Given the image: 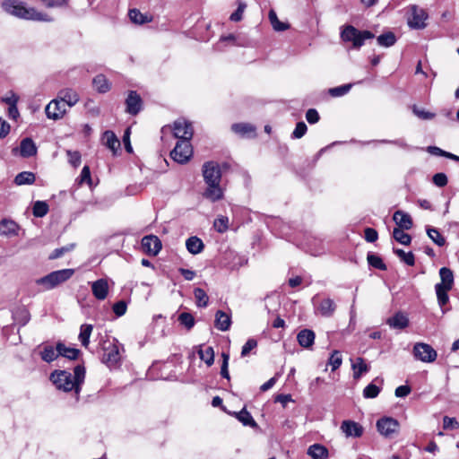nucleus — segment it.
Listing matches in <instances>:
<instances>
[{
    "instance_id": "f257e3e1",
    "label": "nucleus",
    "mask_w": 459,
    "mask_h": 459,
    "mask_svg": "<svg viewBox=\"0 0 459 459\" xmlns=\"http://www.w3.org/2000/svg\"><path fill=\"white\" fill-rule=\"evenodd\" d=\"M85 378V368L78 365L74 369V375L65 370H56L50 375V380L61 391H74L78 395Z\"/></svg>"
},
{
    "instance_id": "f03ea898",
    "label": "nucleus",
    "mask_w": 459,
    "mask_h": 459,
    "mask_svg": "<svg viewBox=\"0 0 459 459\" xmlns=\"http://www.w3.org/2000/svg\"><path fill=\"white\" fill-rule=\"evenodd\" d=\"M2 6L6 13L21 19L39 22L52 21L48 14L40 13L33 7H28L23 2L18 0H4Z\"/></svg>"
},
{
    "instance_id": "7ed1b4c3",
    "label": "nucleus",
    "mask_w": 459,
    "mask_h": 459,
    "mask_svg": "<svg viewBox=\"0 0 459 459\" xmlns=\"http://www.w3.org/2000/svg\"><path fill=\"white\" fill-rule=\"evenodd\" d=\"M439 276L441 281L436 284L435 290L438 305L443 307L449 301L447 292L453 288L454 273L449 268L442 267L439 270Z\"/></svg>"
},
{
    "instance_id": "20e7f679",
    "label": "nucleus",
    "mask_w": 459,
    "mask_h": 459,
    "mask_svg": "<svg viewBox=\"0 0 459 459\" xmlns=\"http://www.w3.org/2000/svg\"><path fill=\"white\" fill-rule=\"evenodd\" d=\"M74 273V269L57 270L37 279L35 282L37 285L42 286L44 290H49L68 281Z\"/></svg>"
},
{
    "instance_id": "39448f33",
    "label": "nucleus",
    "mask_w": 459,
    "mask_h": 459,
    "mask_svg": "<svg viewBox=\"0 0 459 459\" xmlns=\"http://www.w3.org/2000/svg\"><path fill=\"white\" fill-rule=\"evenodd\" d=\"M341 38L343 41L352 42L355 48H360L366 39H373L374 34L368 30H359L351 25L346 26L342 33Z\"/></svg>"
},
{
    "instance_id": "423d86ee",
    "label": "nucleus",
    "mask_w": 459,
    "mask_h": 459,
    "mask_svg": "<svg viewBox=\"0 0 459 459\" xmlns=\"http://www.w3.org/2000/svg\"><path fill=\"white\" fill-rule=\"evenodd\" d=\"M191 139L178 140L175 148L170 152V157L178 163H186L193 154Z\"/></svg>"
},
{
    "instance_id": "0eeeda50",
    "label": "nucleus",
    "mask_w": 459,
    "mask_h": 459,
    "mask_svg": "<svg viewBox=\"0 0 459 459\" xmlns=\"http://www.w3.org/2000/svg\"><path fill=\"white\" fill-rule=\"evenodd\" d=\"M412 353L417 360L425 363H432L437 357L436 350L425 342H416L413 346Z\"/></svg>"
},
{
    "instance_id": "6e6552de",
    "label": "nucleus",
    "mask_w": 459,
    "mask_h": 459,
    "mask_svg": "<svg viewBox=\"0 0 459 459\" xmlns=\"http://www.w3.org/2000/svg\"><path fill=\"white\" fill-rule=\"evenodd\" d=\"M411 16L408 17V25L411 29L422 30L426 28V21L429 18L428 13L420 6L412 4L410 6Z\"/></svg>"
},
{
    "instance_id": "1a4fd4ad",
    "label": "nucleus",
    "mask_w": 459,
    "mask_h": 459,
    "mask_svg": "<svg viewBox=\"0 0 459 459\" xmlns=\"http://www.w3.org/2000/svg\"><path fill=\"white\" fill-rule=\"evenodd\" d=\"M399 422L394 418L384 417L377 421V431L385 437H392L399 429Z\"/></svg>"
},
{
    "instance_id": "9d476101",
    "label": "nucleus",
    "mask_w": 459,
    "mask_h": 459,
    "mask_svg": "<svg viewBox=\"0 0 459 459\" xmlns=\"http://www.w3.org/2000/svg\"><path fill=\"white\" fill-rule=\"evenodd\" d=\"M173 134L178 140L192 139L194 134L192 124L184 118L176 120L173 124Z\"/></svg>"
},
{
    "instance_id": "9b49d317",
    "label": "nucleus",
    "mask_w": 459,
    "mask_h": 459,
    "mask_svg": "<svg viewBox=\"0 0 459 459\" xmlns=\"http://www.w3.org/2000/svg\"><path fill=\"white\" fill-rule=\"evenodd\" d=\"M203 176L206 184L220 183L221 172L218 163L207 161L203 165Z\"/></svg>"
},
{
    "instance_id": "f8f14e48",
    "label": "nucleus",
    "mask_w": 459,
    "mask_h": 459,
    "mask_svg": "<svg viewBox=\"0 0 459 459\" xmlns=\"http://www.w3.org/2000/svg\"><path fill=\"white\" fill-rule=\"evenodd\" d=\"M46 116L49 119H61L66 113L65 105L58 99L51 100L45 108Z\"/></svg>"
},
{
    "instance_id": "ddd939ff",
    "label": "nucleus",
    "mask_w": 459,
    "mask_h": 459,
    "mask_svg": "<svg viewBox=\"0 0 459 459\" xmlns=\"http://www.w3.org/2000/svg\"><path fill=\"white\" fill-rule=\"evenodd\" d=\"M142 247L149 255H157L161 249V241L157 236L148 235L143 238Z\"/></svg>"
},
{
    "instance_id": "4468645a",
    "label": "nucleus",
    "mask_w": 459,
    "mask_h": 459,
    "mask_svg": "<svg viewBox=\"0 0 459 459\" xmlns=\"http://www.w3.org/2000/svg\"><path fill=\"white\" fill-rule=\"evenodd\" d=\"M341 430L346 437H359L363 435V427L353 420H343L341 424Z\"/></svg>"
},
{
    "instance_id": "2eb2a0df",
    "label": "nucleus",
    "mask_w": 459,
    "mask_h": 459,
    "mask_svg": "<svg viewBox=\"0 0 459 459\" xmlns=\"http://www.w3.org/2000/svg\"><path fill=\"white\" fill-rule=\"evenodd\" d=\"M1 101L8 105V117L13 120H16L20 112L17 108V103L19 97L13 91H9L5 96L1 99Z\"/></svg>"
},
{
    "instance_id": "dca6fc26",
    "label": "nucleus",
    "mask_w": 459,
    "mask_h": 459,
    "mask_svg": "<svg viewBox=\"0 0 459 459\" xmlns=\"http://www.w3.org/2000/svg\"><path fill=\"white\" fill-rule=\"evenodd\" d=\"M120 359L119 349L115 343H108L104 347L102 360L109 367L116 365Z\"/></svg>"
},
{
    "instance_id": "f3484780",
    "label": "nucleus",
    "mask_w": 459,
    "mask_h": 459,
    "mask_svg": "<svg viewBox=\"0 0 459 459\" xmlns=\"http://www.w3.org/2000/svg\"><path fill=\"white\" fill-rule=\"evenodd\" d=\"M126 112L131 115H136L142 108V99L136 91H131L126 100Z\"/></svg>"
},
{
    "instance_id": "a211bd4d",
    "label": "nucleus",
    "mask_w": 459,
    "mask_h": 459,
    "mask_svg": "<svg viewBox=\"0 0 459 459\" xmlns=\"http://www.w3.org/2000/svg\"><path fill=\"white\" fill-rule=\"evenodd\" d=\"M108 289V283L106 279H99L91 283L92 294L99 300H103L107 298Z\"/></svg>"
},
{
    "instance_id": "6ab92c4d",
    "label": "nucleus",
    "mask_w": 459,
    "mask_h": 459,
    "mask_svg": "<svg viewBox=\"0 0 459 459\" xmlns=\"http://www.w3.org/2000/svg\"><path fill=\"white\" fill-rule=\"evenodd\" d=\"M57 98L68 107H73L79 101L78 93L69 88L61 90L57 94Z\"/></svg>"
},
{
    "instance_id": "aec40b11",
    "label": "nucleus",
    "mask_w": 459,
    "mask_h": 459,
    "mask_svg": "<svg viewBox=\"0 0 459 459\" xmlns=\"http://www.w3.org/2000/svg\"><path fill=\"white\" fill-rule=\"evenodd\" d=\"M393 220L396 223L397 228L402 230H410L413 224L410 214L400 210L394 213Z\"/></svg>"
},
{
    "instance_id": "412c9836",
    "label": "nucleus",
    "mask_w": 459,
    "mask_h": 459,
    "mask_svg": "<svg viewBox=\"0 0 459 459\" xmlns=\"http://www.w3.org/2000/svg\"><path fill=\"white\" fill-rule=\"evenodd\" d=\"M204 196L212 202H216L222 199L223 190L220 186V183L207 184V188L204 193Z\"/></svg>"
},
{
    "instance_id": "4be33fe9",
    "label": "nucleus",
    "mask_w": 459,
    "mask_h": 459,
    "mask_svg": "<svg viewBox=\"0 0 459 459\" xmlns=\"http://www.w3.org/2000/svg\"><path fill=\"white\" fill-rule=\"evenodd\" d=\"M315 337V333L312 330L303 329L298 333L297 340L301 347L308 349L314 344Z\"/></svg>"
},
{
    "instance_id": "5701e85b",
    "label": "nucleus",
    "mask_w": 459,
    "mask_h": 459,
    "mask_svg": "<svg viewBox=\"0 0 459 459\" xmlns=\"http://www.w3.org/2000/svg\"><path fill=\"white\" fill-rule=\"evenodd\" d=\"M307 454L312 459H328L329 452L328 449L320 444L311 445L307 451Z\"/></svg>"
},
{
    "instance_id": "b1692460",
    "label": "nucleus",
    "mask_w": 459,
    "mask_h": 459,
    "mask_svg": "<svg viewBox=\"0 0 459 459\" xmlns=\"http://www.w3.org/2000/svg\"><path fill=\"white\" fill-rule=\"evenodd\" d=\"M386 324L391 328L404 329L409 325V319L404 314L399 312V313H396L394 316L389 317L386 320Z\"/></svg>"
},
{
    "instance_id": "393cba45",
    "label": "nucleus",
    "mask_w": 459,
    "mask_h": 459,
    "mask_svg": "<svg viewBox=\"0 0 459 459\" xmlns=\"http://www.w3.org/2000/svg\"><path fill=\"white\" fill-rule=\"evenodd\" d=\"M231 130L240 136H251L255 134V127L248 123H236L231 126Z\"/></svg>"
},
{
    "instance_id": "a878e982",
    "label": "nucleus",
    "mask_w": 459,
    "mask_h": 459,
    "mask_svg": "<svg viewBox=\"0 0 459 459\" xmlns=\"http://www.w3.org/2000/svg\"><path fill=\"white\" fill-rule=\"evenodd\" d=\"M18 225L12 220L4 219L0 221V234L15 236L18 234Z\"/></svg>"
},
{
    "instance_id": "bb28decb",
    "label": "nucleus",
    "mask_w": 459,
    "mask_h": 459,
    "mask_svg": "<svg viewBox=\"0 0 459 459\" xmlns=\"http://www.w3.org/2000/svg\"><path fill=\"white\" fill-rule=\"evenodd\" d=\"M231 320L229 315L221 310L217 311L215 315V327L221 331H227L230 329Z\"/></svg>"
},
{
    "instance_id": "cd10ccee",
    "label": "nucleus",
    "mask_w": 459,
    "mask_h": 459,
    "mask_svg": "<svg viewBox=\"0 0 459 459\" xmlns=\"http://www.w3.org/2000/svg\"><path fill=\"white\" fill-rule=\"evenodd\" d=\"M353 369V377L358 379L362 374L369 370V366L365 362L364 359L359 357L351 363Z\"/></svg>"
},
{
    "instance_id": "c85d7f7f",
    "label": "nucleus",
    "mask_w": 459,
    "mask_h": 459,
    "mask_svg": "<svg viewBox=\"0 0 459 459\" xmlns=\"http://www.w3.org/2000/svg\"><path fill=\"white\" fill-rule=\"evenodd\" d=\"M20 152L22 157H31L36 154L37 148L30 138H25L21 142Z\"/></svg>"
},
{
    "instance_id": "c756f323",
    "label": "nucleus",
    "mask_w": 459,
    "mask_h": 459,
    "mask_svg": "<svg viewBox=\"0 0 459 459\" xmlns=\"http://www.w3.org/2000/svg\"><path fill=\"white\" fill-rule=\"evenodd\" d=\"M56 351L58 352V356H63L72 360L76 359L80 353L78 349L66 347L62 342L56 344Z\"/></svg>"
},
{
    "instance_id": "7c9ffc66",
    "label": "nucleus",
    "mask_w": 459,
    "mask_h": 459,
    "mask_svg": "<svg viewBox=\"0 0 459 459\" xmlns=\"http://www.w3.org/2000/svg\"><path fill=\"white\" fill-rule=\"evenodd\" d=\"M186 247L189 253L197 255L204 249L203 241L197 237H190L186 241Z\"/></svg>"
},
{
    "instance_id": "2f4dec72",
    "label": "nucleus",
    "mask_w": 459,
    "mask_h": 459,
    "mask_svg": "<svg viewBox=\"0 0 459 459\" xmlns=\"http://www.w3.org/2000/svg\"><path fill=\"white\" fill-rule=\"evenodd\" d=\"M92 330H93L92 325L84 324V325H81L79 340H80L82 345L85 348H87L90 344V337L91 335Z\"/></svg>"
},
{
    "instance_id": "473e14b6",
    "label": "nucleus",
    "mask_w": 459,
    "mask_h": 459,
    "mask_svg": "<svg viewBox=\"0 0 459 459\" xmlns=\"http://www.w3.org/2000/svg\"><path fill=\"white\" fill-rule=\"evenodd\" d=\"M93 85L100 93H105L110 90V83L103 74H98L93 78Z\"/></svg>"
},
{
    "instance_id": "72a5a7b5",
    "label": "nucleus",
    "mask_w": 459,
    "mask_h": 459,
    "mask_svg": "<svg viewBox=\"0 0 459 459\" xmlns=\"http://www.w3.org/2000/svg\"><path fill=\"white\" fill-rule=\"evenodd\" d=\"M36 179L35 174L30 171H23L19 173L15 178L14 183L18 186L31 185Z\"/></svg>"
},
{
    "instance_id": "f704fd0d",
    "label": "nucleus",
    "mask_w": 459,
    "mask_h": 459,
    "mask_svg": "<svg viewBox=\"0 0 459 459\" xmlns=\"http://www.w3.org/2000/svg\"><path fill=\"white\" fill-rule=\"evenodd\" d=\"M269 21L276 31H283L289 28V24L279 21L276 13L273 10H270L268 13Z\"/></svg>"
},
{
    "instance_id": "c9c22d12",
    "label": "nucleus",
    "mask_w": 459,
    "mask_h": 459,
    "mask_svg": "<svg viewBox=\"0 0 459 459\" xmlns=\"http://www.w3.org/2000/svg\"><path fill=\"white\" fill-rule=\"evenodd\" d=\"M318 310L321 313V315L329 316L334 312L335 304L333 300L331 299H323L320 305L318 306Z\"/></svg>"
},
{
    "instance_id": "e433bc0d",
    "label": "nucleus",
    "mask_w": 459,
    "mask_h": 459,
    "mask_svg": "<svg viewBox=\"0 0 459 459\" xmlns=\"http://www.w3.org/2000/svg\"><path fill=\"white\" fill-rule=\"evenodd\" d=\"M377 41L379 46L388 48L395 43L396 37L392 31H388L378 36Z\"/></svg>"
},
{
    "instance_id": "4c0bfd02",
    "label": "nucleus",
    "mask_w": 459,
    "mask_h": 459,
    "mask_svg": "<svg viewBox=\"0 0 459 459\" xmlns=\"http://www.w3.org/2000/svg\"><path fill=\"white\" fill-rule=\"evenodd\" d=\"M405 230L394 228L393 231L394 238L402 245H410L411 238L409 234L404 232Z\"/></svg>"
},
{
    "instance_id": "58836bf2",
    "label": "nucleus",
    "mask_w": 459,
    "mask_h": 459,
    "mask_svg": "<svg viewBox=\"0 0 459 459\" xmlns=\"http://www.w3.org/2000/svg\"><path fill=\"white\" fill-rule=\"evenodd\" d=\"M194 295L195 299V302L197 307H205L208 305L209 297L206 292L201 288H195L194 290Z\"/></svg>"
},
{
    "instance_id": "ea45409f",
    "label": "nucleus",
    "mask_w": 459,
    "mask_h": 459,
    "mask_svg": "<svg viewBox=\"0 0 459 459\" xmlns=\"http://www.w3.org/2000/svg\"><path fill=\"white\" fill-rule=\"evenodd\" d=\"M104 139L106 141V145L113 152H115L120 146L119 140L111 131H106L104 133Z\"/></svg>"
},
{
    "instance_id": "a19ab883",
    "label": "nucleus",
    "mask_w": 459,
    "mask_h": 459,
    "mask_svg": "<svg viewBox=\"0 0 459 459\" xmlns=\"http://www.w3.org/2000/svg\"><path fill=\"white\" fill-rule=\"evenodd\" d=\"M237 419L243 423L245 426L255 427L256 422L254 420L251 414L245 409L239 412L235 413Z\"/></svg>"
},
{
    "instance_id": "79ce46f5",
    "label": "nucleus",
    "mask_w": 459,
    "mask_h": 459,
    "mask_svg": "<svg viewBox=\"0 0 459 459\" xmlns=\"http://www.w3.org/2000/svg\"><path fill=\"white\" fill-rule=\"evenodd\" d=\"M427 234L429 238L437 246L443 247L446 244L445 238L440 234V232L435 228H428Z\"/></svg>"
},
{
    "instance_id": "37998d69",
    "label": "nucleus",
    "mask_w": 459,
    "mask_h": 459,
    "mask_svg": "<svg viewBox=\"0 0 459 459\" xmlns=\"http://www.w3.org/2000/svg\"><path fill=\"white\" fill-rule=\"evenodd\" d=\"M41 359L46 362H51L58 357V352L54 349L53 346H45L40 352Z\"/></svg>"
},
{
    "instance_id": "c03bdc74",
    "label": "nucleus",
    "mask_w": 459,
    "mask_h": 459,
    "mask_svg": "<svg viewBox=\"0 0 459 459\" xmlns=\"http://www.w3.org/2000/svg\"><path fill=\"white\" fill-rule=\"evenodd\" d=\"M200 359L204 360L207 366H212L214 361V351L212 347H207L205 350L198 351Z\"/></svg>"
},
{
    "instance_id": "a18cd8bd",
    "label": "nucleus",
    "mask_w": 459,
    "mask_h": 459,
    "mask_svg": "<svg viewBox=\"0 0 459 459\" xmlns=\"http://www.w3.org/2000/svg\"><path fill=\"white\" fill-rule=\"evenodd\" d=\"M48 212V205L43 201H37L33 205V215L35 217H43Z\"/></svg>"
},
{
    "instance_id": "49530a36",
    "label": "nucleus",
    "mask_w": 459,
    "mask_h": 459,
    "mask_svg": "<svg viewBox=\"0 0 459 459\" xmlns=\"http://www.w3.org/2000/svg\"><path fill=\"white\" fill-rule=\"evenodd\" d=\"M367 259L371 266L383 271L386 270V265L380 256L374 254H368Z\"/></svg>"
},
{
    "instance_id": "de8ad7c7",
    "label": "nucleus",
    "mask_w": 459,
    "mask_h": 459,
    "mask_svg": "<svg viewBox=\"0 0 459 459\" xmlns=\"http://www.w3.org/2000/svg\"><path fill=\"white\" fill-rule=\"evenodd\" d=\"M178 321L188 330H190L195 325V318L190 313H181L178 316Z\"/></svg>"
},
{
    "instance_id": "09e8293b",
    "label": "nucleus",
    "mask_w": 459,
    "mask_h": 459,
    "mask_svg": "<svg viewBox=\"0 0 459 459\" xmlns=\"http://www.w3.org/2000/svg\"><path fill=\"white\" fill-rule=\"evenodd\" d=\"M394 252L406 264L412 266L415 263L414 255L411 252H404L402 249H394Z\"/></svg>"
},
{
    "instance_id": "8fccbe9b",
    "label": "nucleus",
    "mask_w": 459,
    "mask_h": 459,
    "mask_svg": "<svg viewBox=\"0 0 459 459\" xmlns=\"http://www.w3.org/2000/svg\"><path fill=\"white\" fill-rule=\"evenodd\" d=\"M213 227L220 233L225 232L228 230V227H229V219H228V217L221 216V217L217 218L214 221Z\"/></svg>"
},
{
    "instance_id": "3c124183",
    "label": "nucleus",
    "mask_w": 459,
    "mask_h": 459,
    "mask_svg": "<svg viewBox=\"0 0 459 459\" xmlns=\"http://www.w3.org/2000/svg\"><path fill=\"white\" fill-rule=\"evenodd\" d=\"M74 244H70L68 246H65V247H59V248H56L50 255H49V259L50 260H54V259H57L61 256H63L65 253L67 252H70L74 249Z\"/></svg>"
},
{
    "instance_id": "603ef678",
    "label": "nucleus",
    "mask_w": 459,
    "mask_h": 459,
    "mask_svg": "<svg viewBox=\"0 0 459 459\" xmlns=\"http://www.w3.org/2000/svg\"><path fill=\"white\" fill-rule=\"evenodd\" d=\"M380 393V388L375 384L368 385L363 390V396L365 398H376Z\"/></svg>"
},
{
    "instance_id": "864d4df0",
    "label": "nucleus",
    "mask_w": 459,
    "mask_h": 459,
    "mask_svg": "<svg viewBox=\"0 0 459 459\" xmlns=\"http://www.w3.org/2000/svg\"><path fill=\"white\" fill-rule=\"evenodd\" d=\"M342 359L340 352L338 351H333L328 360V364L332 366V370L334 371L337 369L342 365Z\"/></svg>"
},
{
    "instance_id": "5fc2aeb1",
    "label": "nucleus",
    "mask_w": 459,
    "mask_h": 459,
    "mask_svg": "<svg viewBox=\"0 0 459 459\" xmlns=\"http://www.w3.org/2000/svg\"><path fill=\"white\" fill-rule=\"evenodd\" d=\"M351 88V84H344V85H341L338 87L331 88L329 90V93L333 97H341V96H343L346 93H348L350 91Z\"/></svg>"
},
{
    "instance_id": "6e6d98bb",
    "label": "nucleus",
    "mask_w": 459,
    "mask_h": 459,
    "mask_svg": "<svg viewBox=\"0 0 459 459\" xmlns=\"http://www.w3.org/2000/svg\"><path fill=\"white\" fill-rule=\"evenodd\" d=\"M129 17L133 22L137 24H143L147 22L146 16L136 9H133L129 12Z\"/></svg>"
},
{
    "instance_id": "4d7b16f0",
    "label": "nucleus",
    "mask_w": 459,
    "mask_h": 459,
    "mask_svg": "<svg viewBox=\"0 0 459 459\" xmlns=\"http://www.w3.org/2000/svg\"><path fill=\"white\" fill-rule=\"evenodd\" d=\"M257 347V342L254 338H250L247 341V342L243 345L241 351V356L247 357L249 353Z\"/></svg>"
},
{
    "instance_id": "13d9d810",
    "label": "nucleus",
    "mask_w": 459,
    "mask_h": 459,
    "mask_svg": "<svg viewBox=\"0 0 459 459\" xmlns=\"http://www.w3.org/2000/svg\"><path fill=\"white\" fill-rule=\"evenodd\" d=\"M412 112L415 116L423 120H429L435 117L434 113L419 108L416 105L412 107Z\"/></svg>"
},
{
    "instance_id": "bf43d9fd",
    "label": "nucleus",
    "mask_w": 459,
    "mask_h": 459,
    "mask_svg": "<svg viewBox=\"0 0 459 459\" xmlns=\"http://www.w3.org/2000/svg\"><path fill=\"white\" fill-rule=\"evenodd\" d=\"M247 7V4L241 1L238 2V9L231 13L230 19L232 22H239L242 19V14Z\"/></svg>"
},
{
    "instance_id": "052dcab7",
    "label": "nucleus",
    "mask_w": 459,
    "mask_h": 459,
    "mask_svg": "<svg viewBox=\"0 0 459 459\" xmlns=\"http://www.w3.org/2000/svg\"><path fill=\"white\" fill-rule=\"evenodd\" d=\"M307 130V125L304 122H299L297 123L296 127L292 132V137L299 139L306 134Z\"/></svg>"
},
{
    "instance_id": "680f3d73",
    "label": "nucleus",
    "mask_w": 459,
    "mask_h": 459,
    "mask_svg": "<svg viewBox=\"0 0 459 459\" xmlns=\"http://www.w3.org/2000/svg\"><path fill=\"white\" fill-rule=\"evenodd\" d=\"M443 428L445 429H456L459 428V422L455 418L445 416L443 418Z\"/></svg>"
},
{
    "instance_id": "e2e57ef3",
    "label": "nucleus",
    "mask_w": 459,
    "mask_h": 459,
    "mask_svg": "<svg viewBox=\"0 0 459 459\" xmlns=\"http://www.w3.org/2000/svg\"><path fill=\"white\" fill-rule=\"evenodd\" d=\"M432 180L433 183L438 187H443L446 186L448 182L446 175L441 172L435 174L432 178Z\"/></svg>"
},
{
    "instance_id": "0e129e2a",
    "label": "nucleus",
    "mask_w": 459,
    "mask_h": 459,
    "mask_svg": "<svg viewBox=\"0 0 459 459\" xmlns=\"http://www.w3.org/2000/svg\"><path fill=\"white\" fill-rule=\"evenodd\" d=\"M68 160L74 168L78 167L81 163V154L79 152L67 151Z\"/></svg>"
},
{
    "instance_id": "69168bd1",
    "label": "nucleus",
    "mask_w": 459,
    "mask_h": 459,
    "mask_svg": "<svg viewBox=\"0 0 459 459\" xmlns=\"http://www.w3.org/2000/svg\"><path fill=\"white\" fill-rule=\"evenodd\" d=\"M221 356H222L223 361H222V365H221V375L222 377L230 379V374H229V370H228L230 356H229V354H227L225 352H223L221 354Z\"/></svg>"
},
{
    "instance_id": "338daca9",
    "label": "nucleus",
    "mask_w": 459,
    "mask_h": 459,
    "mask_svg": "<svg viewBox=\"0 0 459 459\" xmlns=\"http://www.w3.org/2000/svg\"><path fill=\"white\" fill-rule=\"evenodd\" d=\"M306 119L309 124H316L319 121L320 117L316 109L309 108L306 113Z\"/></svg>"
},
{
    "instance_id": "774afa93",
    "label": "nucleus",
    "mask_w": 459,
    "mask_h": 459,
    "mask_svg": "<svg viewBox=\"0 0 459 459\" xmlns=\"http://www.w3.org/2000/svg\"><path fill=\"white\" fill-rule=\"evenodd\" d=\"M113 311L117 316H122L126 312V304L125 301H118L113 305Z\"/></svg>"
}]
</instances>
